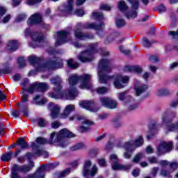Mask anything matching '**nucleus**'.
<instances>
[{
	"label": "nucleus",
	"instance_id": "obj_1",
	"mask_svg": "<svg viewBox=\"0 0 178 178\" xmlns=\"http://www.w3.org/2000/svg\"><path fill=\"white\" fill-rule=\"evenodd\" d=\"M50 81L55 87L53 91H50L48 93L49 98H53L54 99H60V98L61 99L72 101V99L77 97V90L73 86L62 92V79L59 76H54Z\"/></svg>",
	"mask_w": 178,
	"mask_h": 178
},
{
	"label": "nucleus",
	"instance_id": "obj_2",
	"mask_svg": "<svg viewBox=\"0 0 178 178\" xmlns=\"http://www.w3.org/2000/svg\"><path fill=\"white\" fill-rule=\"evenodd\" d=\"M44 144H51L46 138L42 137H38L35 139V143L32 142L31 147L33 149V152H28L26 156L29 159L34 158L35 156H44V158H48L49 154L48 152L44 149V147L41 145Z\"/></svg>",
	"mask_w": 178,
	"mask_h": 178
},
{
	"label": "nucleus",
	"instance_id": "obj_3",
	"mask_svg": "<svg viewBox=\"0 0 178 178\" xmlns=\"http://www.w3.org/2000/svg\"><path fill=\"white\" fill-rule=\"evenodd\" d=\"M28 60L31 65H35V63H39V67L38 68L39 72H44V70H47V69L54 70L56 69V67L59 68L63 66L62 63L58 61V60L55 58L53 60H49L46 64H43L41 61V59L35 56H29Z\"/></svg>",
	"mask_w": 178,
	"mask_h": 178
},
{
	"label": "nucleus",
	"instance_id": "obj_4",
	"mask_svg": "<svg viewBox=\"0 0 178 178\" xmlns=\"http://www.w3.org/2000/svg\"><path fill=\"white\" fill-rule=\"evenodd\" d=\"M49 111H51V116L53 119L56 118H62L63 119H66L73 111H74L75 107L73 104H69L65 106L63 113H60V107L58 104H55L52 102L49 103L48 105Z\"/></svg>",
	"mask_w": 178,
	"mask_h": 178
},
{
	"label": "nucleus",
	"instance_id": "obj_5",
	"mask_svg": "<svg viewBox=\"0 0 178 178\" xmlns=\"http://www.w3.org/2000/svg\"><path fill=\"white\" fill-rule=\"evenodd\" d=\"M112 70L111 66V61L108 59H102L99 62V83L101 84H106L108 80H111L112 77L108 76L106 73H109Z\"/></svg>",
	"mask_w": 178,
	"mask_h": 178
},
{
	"label": "nucleus",
	"instance_id": "obj_6",
	"mask_svg": "<svg viewBox=\"0 0 178 178\" xmlns=\"http://www.w3.org/2000/svg\"><path fill=\"white\" fill-rule=\"evenodd\" d=\"M91 74H83L81 76H77L76 74L72 75L69 79L70 86H76L77 83H80L79 88L81 90H88L91 88V84L90 81H91Z\"/></svg>",
	"mask_w": 178,
	"mask_h": 178
},
{
	"label": "nucleus",
	"instance_id": "obj_7",
	"mask_svg": "<svg viewBox=\"0 0 178 178\" xmlns=\"http://www.w3.org/2000/svg\"><path fill=\"white\" fill-rule=\"evenodd\" d=\"M88 48V49L82 51L78 56V59L81 62H83V63L94 60V54H95V52H97V49L98 48V43H93L92 44H89Z\"/></svg>",
	"mask_w": 178,
	"mask_h": 178
},
{
	"label": "nucleus",
	"instance_id": "obj_8",
	"mask_svg": "<svg viewBox=\"0 0 178 178\" xmlns=\"http://www.w3.org/2000/svg\"><path fill=\"white\" fill-rule=\"evenodd\" d=\"M119 101L125 103L127 106L128 111H134L138 108V103L131 95H127V92H122L117 94Z\"/></svg>",
	"mask_w": 178,
	"mask_h": 178
},
{
	"label": "nucleus",
	"instance_id": "obj_9",
	"mask_svg": "<svg viewBox=\"0 0 178 178\" xmlns=\"http://www.w3.org/2000/svg\"><path fill=\"white\" fill-rule=\"evenodd\" d=\"M75 137V135L70 132L67 129H61L58 134L53 132L50 135L49 143L55 144L58 141L63 140V138H72Z\"/></svg>",
	"mask_w": 178,
	"mask_h": 178
},
{
	"label": "nucleus",
	"instance_id": "obj_10",
	"mask_svg": "<svg viewBox=\"0 0 178 178\" xmlns=\"http://www.w3.org/2000/svg\"><path fill=\"white\" fill-rule=\"evenodd\" d=\"M90 168L91 169L90 170ZM97 173H98V166L95 164L92 165V161H91V160L85 161L83 168V175L84 177L87 176L94 177V176H97Z\"/></svg>",
	"mask_w": 178,
	"mask_h": 178
},
{
	"label": "nucleus",
	"instance_id": "obj_11",
	"mask_svg": "<svg viewBox=\"0 0 178 178\" xmlns=\"http://www.w3.org/2000/svg\"><path fill=\"white\" fill-rule=\"evenodd\" d=\"M110 162L112 163V169L113 170H128L131 169L133 164H127L126 165L119 163V158L115 154L110 156Z\"/></svg>",
	"mask_w": 178,
	"mask_h": 178
},
{
	"label": "nucleus",
	"instance_id": "obj_12",
	"mask_svg": "<svg viewBox=\"0 0 178 178\" xmlns=\"http://www.w3.org/2000/svg\"><path fill=\"white\" fill-rule=\"evenodd\" d=\"M69 35H70V32H67L66 31H60L57 32L55 47H59V45H63V44H66V42H69V41H70Z\"/></svg>",
	"mask_w": 178,
	"mask_h": 178
},
{
	"label": "nucleus",
	"instance_id": "obj_13",
	"mask_svg": "<svg viewBox=\"0 0 178 178\" xmlns=\"http://www.w3.org/2000/svg\"><path fill=\"white\" fill-rule=\"evenodd\" d=\"M99 102L102 106H104V108H107L108 109H116L119 105L118 101L111 97H100Z\"/></svg>",
	"mask_w": 178,
	"mask_h": 178
},
{
	"label": "nucleus",
	"instance_id": "obj_14",
	"mask_svg": "<svg viewBox=\"0 0 178 178\" xmlns=\"http://www.w3.org/2000/svg\"><path fill=\"white\" fill-rule=\"evenodd\" d=\"M29 97H30V95L28 93H26V91H22L21 102L22 105L21 106L20 109L24 116H29Z\"/></svg>",
	"mask_w": 178,
	"mask_h": 178
},
{
	"label": "nucleus",
	"instance_id": "obj_15",
	"mask_svg": "<svg viewBox=\"0 0 178 178\" xmlns=\"http://www.w3.org/2000/svg\"><path fill=\"white\" fill-rule=\"evenodd\" d=\"M114 79V86L115 88H124V86L123 84H127L129 83V80L130 78L128 76H123L122 74H118L113 76ZM122 83L123 84H122Z\"/></svg>",
	"mask_w": 178,
	"mask_h": 178
},
{
	"label": "nucleus",
	"instance_id": "obj_16",
	"mask_svg": "<svg viewBox=\"0 0 178 178\" xmlns=\"http://www.w3.org/2000/svg\"><path fill=\"white\" fill-rule=\"evenodd\" d=\"M28 24H42L44 29H48L49 25L44 24L42 20V14L36 13L32 15L28 19Z\"/></svg>",
	"mask_w": 178,
	"mask_h": 178
},
{
	"label": "nucleus",
	"instance_id": "obj_17",
	"mask_svg": "<svg viewBox=\"0 0 178 178\" xmlns=\"http://www.w3.org/2000/svg\"><path fill=\"white\" fill-rule=\"evenodd\" d=\"M172 148H173L172 142H161L157 147V154L163 155L167 152H170Z\"/></svg>",
	"mask_w": 178,
	"mask_h": 178
},
{
	"label": "nucleus",
	"instance_id": "obj_18",
	"mask_svg": "<svg viewBox=\"0 0 178 178\" xmlns=\"http://www.w3.org/2000/svg\"><path fill=\"white\" fill-rule=\"evenodd\" d=\"M79 105L83 109H87L88 111H90V112H98L99 111V107L95 106L94 101L80 102Z\"/></svg>",
	"mask_w": 178,
	"mask_h": 178
},
{
	"label": "nucleus",
	"instance_id": "obj_19",
	"mask_svg": "<svg viewBox=\"0 0 178 178\" xmlns=\"http://www.w3.org/2000/svg\"><path fill=\"white\" fill-rule=\"evenodd\" d=\"M136 95L140 97L141 94H144L148 90V85L142 84L140 81H136L134 87Z\"/></svg>",
	"mask_w": 178,
	"mask_h": 178
},
{
	"label": "nucleus",
	"instance_id": "obj_20",
	"mask_svg": "<svg viewBox=\"0 0 178 178\" xmlns=\"http://www.w3.org/2000/svg\"><path fill=\"white\" fill-rule=\"evenodd\" d=\"M104 26V23H101L99 24H81V23H78L76 25L77 29H94L95 30H101Z\"/></svg>",
	"mask_w": 178,
	"mask_h": 178
},
{
	"label": "nucleus",
	"instance_id": "obj_21",
	"mask_svg": "<svg viewBox=\"0 0 178 178\" xmlns=\"http://www.w3.org/2000/svg\"><path fill=\"white\" fill-rule=\"evenodd\" d=\"M17 144H18V145H19L20 149H17L16 150V152H15V158H16V156H17V155H19V152H22V149H26L27 148H29V143H27V142L26 140H24V139L23 138H19L17 141Z\"/></svg>",
	"mask_w": 178,
	"mask_h": 178
},
{
	"label": "nucleus",
	"instance_id": "obj_22",
	"mask_svg": "<svg viewBox=\"0 0 178 178\" xmlns=\"http://www.w3.org/2000/svg\"><path fill=\"white\" fill-rule=\"evenodd\" d=\"M74 35L76 38H78L79 40H86V38H94V35L92 33H83L80 30L76 29L74 32Z\"/></svg>",
	"mask_w": 178,
	"mask_h": 178
},
{
	"label": "nucleus",
	"instance_id": "obj_23",
	"mask_svg": "<svg viewBox=\"0 0 178 178\" xmlns=\"http://www.w3.org/2000/svg\"><path fill=\"white\" fill-rule=\"evenodd\" d=\"M124 72H128L132 73H143V68L140 65H126L124 69Z\"/></svg>",
	"mask_w": 178,
	"mask_h": 178
},
{
	"label": "nucleus",
	"instance_id": "obj_24",
	"mask_svg": "<svg viewBox=\"0 0 178 178\" xmlns=\"http://www.w3.org/2000/svg\"><path fill=\"white\" fill-rule=\"evenodd\" d=\"M31 37L34 42H42L44 40V35L41 32H32Z\"/></svg>",
	"mask_w": 178,
	"mask_h": 178
},
{
	"label": "nucleus",
	"instance_id": "obj_25",
	"mask_svg": "<svg viewBox=\"0 0 178 178\" xmlns=\"http://www.w3.org/2000/svg\"><path fill=\"white\" fill-rule=\"evenodd\" d=\"M19 48V43L16 40H10L7 44L8 51L10 52H15Z\"/></svg>",
	"mask_w": 178,
	"mask_h": 178
},
{
	"label": "nucleus",
	"instance_id": "obj_26",
	"mask_svg": "<svg viewBox=\"0 0 178 178\" xmlns=\"http://www.w3.org/2000/svg\"><path fill=\"white\" fill-rule=\"evenodd\" d=\"M82 126L81 127V131L82 133H84L86 131H88L90 129V126H92L94 124V122L92 121H90L88 120H84L82 121Z\"/></svg>",
	"mask_w": 178,
	"mask_h": 178
},
{
	"label": "nucleus",
	"instance_id": "obj_27",
	"mask_svg": "<svg viewBox=\"0 0 178 178\" xmlns=\"http://www.w3.org/2000/svg\"><path fill=\"white\" fill-rule=\"evenodd\" d=\"M122 148H124L125 151H136V147H134V141L129 140L125 142L122 145Z\"/></svg>",
	"mask_w": 178,
	"mask_h": 178
},
{
	"label": "nucleus",
	"instance_id": "obj_28",
	"mask_svg": "<svg viewBox=\"0 0 178 178\" xmlns=\"http://www.w3.org/2000/svg\"><path fill=\"white\" fill-rule=\"evenodd\" d=\"M45 170H47V167L45 165H41L37 172L35 173V175L37 178H44L45 177Z\"/></svg>",
	"mask_w": 178,
	"mask_h": 178
},
{
	"label": "nucleus",
	"instance_id": "obj_29",
	"mask_svg": "<svg viewBox=\"0 0 178 178\" xmlns=\"http://www.w3.org/2000/svg\"><path fill=\"white\" fill-rule=\"evenodd\" d=\"M84 148H86V145L82 143H79L72 146L70 148V151L74 152V151H80V149H83Z\"/></svg>",
	"mask_w": 178,
	"mask_h": 178
},
{
	"label": "nucleus",
	"instance_id": "obj_30",
	"mask_svg": "<svg viewBox=\"0 0 178 178\" xmlns=\"http://www.w3.org/2000/svg\"><path fill=\"white\" fill-rule=\"evenodd\" d=\"M37 87H38V91H47L49 88V86H48V83L45 82H42V83H36Z\"/></svg>",
	"mask_w": 178,
	"mask_h": 178
},
{
	"label": "nucleus",
	"instance_id": "obj_31",
	"mask_svg": "<svg viewBox=\"0 0 178 178\" xmlns=\"http://www.w3.org/2000/svg\"><path fill=\"white\" fill-rule=\"evenodd\" d=\"M133 141H134V147H135V149L138 148V147H141V145L144 144V138H143V136H139L137 139Z\"/></svg>",
	"mask_w": 178,
	"mask_h": 178
},
{
	"label": "nucleus",
	"instance_id": "obj_32",
	"mask_svg": "<svg viewBox=\"0 0 178 178\" xmlns=\"http://www.w3.org/2000/svg\"><path fill=\"white\" fill-rule=\"evenodd\" d=\"M169 94H170V90L165 88L158 89L156 91V95H159V97H162L163 95H169Z\"/></svg>",
	"mask_w": 178,
	"mask_h": 178
},
{
	"label": "nucleus",
	"instance_id": "obj_33",
	"mask_svg": "<svg viewBox=\"0 0 178 178\" xmlns=\"http://www.w3.org/2000/svg\"><path fill=\"white\" fill-rule=\"evenodd\" d=\"M67 63L68 67H70L71 69H77V67H79V63L74 62V60L73 58L67 60Z\"/></svg>",
	"mask_w": 178,
	"mask_h": 178
},
{
	"label": "nucleus",
	"instance_id": "obj_34",
	"mask_svg": "<svg viewBox=\"0 0 178 178\" xmlns=\"http://www.w3.org/2000/svg\"><path fill=\"white\" fill-rule=\"evenodd\" d=\"M26 91L29 92V94H33V92H38V88L37 86L36 83H33L29 86V88L26 89Z\"/></svg>",
	"mask_w": 178,
	"mask_h": 178
},
{
	"label": "nucleus",
	"instance_id": "obj_35",
	"mask_svg": "<svg viewBox=\"0 0 178 178\" xmlns=\"http://www.w3.org/2000/svg\"><path fill=\"white\" fill-rule=\"evenodd\" d=\"M177 115L176 112H172L169 118H168L166 115H163V123H169L172 119H175V118H176Z\"/></svg>",
	"mask_w": 178,
	"mask_h": 178
},
{
	"label": "nucleus",
	"instance_id": "obj_36",
	"mask_svg": "<svg viewBox=\"0 0 178 178\" xmlns=\"http://www.w3.org/2000/svg\"><path fill=\"white\" fill-rule=\"evenodd\" d=\"M12 155H13V152L12 151L3 154L1 157V160L3 161V162H9L10 159H12Z\"/></svg>",
	"mask_w": 178,
	"mask_h": 178
},
{
	"label": "nucleus",
	"instance_id": "obj_37",
	"mask_svg": "<svg viewBox=\"0 0 178 178\" xmlns=\"http://www.w3.org/2000/svg\"><path fill=\"white\" fill-rule=\"evenodd\" d=\"M38 99H40V95H37L33 98V102L36 105H44V104H45V102H47L46 99H42L41 101H40V102H38Z\"/></svg>",
	"mask_w": 178,
	"mask_h": 178
},
{
	"label": "nucleus",
	"instance_id": "obj_38",
	"mask_svg": "<svg viewBox=\"0 0 178 178\" xmlns=\"http://www.w3.org/2000/svg\"><path fill=\"white\" fill-rule=\"evenodd\" d=\"M128 8L129 7H127V5H126V3L124 1H120L118 3V9L121 12H126V10H127Z\"/></svg>",
	"mask_w": 178,
	"mask_h": 178
},
{
	"label": "nucleus",
	"instance_id": "obj_39",
	"mask_svg": "<svg viewBox=\"0 0 178 178\" xmlns=\"http://www.w3.org/2000/svg\"><path fill=\"white\" fill-rule=\"evenodd\" d=\"M112 123L115 129L122 127V122L119 120V118H115L112 120Z\"/></svg>",
	"mask_w": 178,
	"mask_h": 178
},
{
	"label": "nucleus",
	"instance_id": "obj_40",
	"mask_svg": "<svg viewBox=\"0 0 178 178\" xmlns=\"http://www.w3.org/2000/svg\"><path fill=\"white\" fill-rule=\"evenodd\" d=\"M153 41H149L148 38H143L142 39V44L144 45V47H146L147 48H149L152 45Z\"/></svg>",
	"mask_w": 178,
	"mask_h": 178
},
{
	"label": "nucleus",
	"instance_id": "obj_41",
	"mask_svg": "<svg viewBox=\"0 0 178 178\" xmlns=\"http://www.w3.org/2000/svg\"><path fill=\"white\" fill-rule=\"evenodd\" d=\"M70 173V168H67L64 171H61L57 174V177L62 178L65 177V176H67Z\"/></svg>",
	"mask_w": 178,
	"mask_h": 178
},
{
	"label": "nucleus",
	"instance_id": "obj_42",
	"mask_svg": "<svg viewBox=\"0 0 178 178\" xmlns=\"http://www.w3.org/2000/svg\"><path fill=\"white\" fill-rule=\"evenodd\" d=\"M127 19H136L137 17V13L136 10L131 11L126 14Z\"/></svg>",
	"mask_w": 178,
	"mask_h": 178
},
{
	"label": "nucleus",
	"instance_id": "obj_43",
	"mask_svg": "<svg viewBox=\"0 0 178 178\" xmlns=\"http://www.w3.org/2000/svg\"><path fill=\"white\" fill-rule=\"evenodd\" d=\"M96 92L99 95L106 94V92H108V88L99 87L96 89Z\"/></svg>",
	"mask_w": 178,
	"mask_h": 178
},
{
	"label": "nucleus",
	"instance_id": "obj_44",
	"mask_svg": "<svg viewBox=\"0 0 178 178\" xmlns=\"http://www.w3.org/2000/svg\"><path fill=\"white\" fill-rule=\"evenodd\" d=\"M143 156H144L143 153H139V154H136L134 156V158L133 159L132 162L134 163H138V162H140V161H141Z\"/></svg>",
	"mask_w": 178,
	"mask_h": 178
},
{
	"label": "nucleus",
	"instance_id": "obj_45",
	"mask_svg": "<svg viewBox=\"0 0 178 178\" xmlns=\"http://www.w3.org/2000/svg\"><path fill=\"white\" fill-rule=\"evenodd\" d=\"M29 83H30V80L29 79H23L21 86H22V91H26V87L29 86Z\"/></svg>",
	"mask_w": 178,
	"mask_h": 178
},
{
	"label": "nucleus",
	"instance_id": "obj_46",
	"mask_svg": "<svg viewBox=\"0 0 178 178\" xmlns=\"http://www.w3.org/2000/svg\"><path fill=\"white\" fill-rule=\"evenodd\" d=\"M115 24L118 29H120V27H123V26L126 25V22H124V19H118L115 22Z\"/></svg>",
	"mask_w": 178,
	"mask_h": 178
},
{
	"label": "nucleus",
	"instance_id": "obj_47",
	"mask_svg": "<svg viewBox=\"0 0 178 178\" xmlns=\"http://www.w3.org/2000/svg\"><path fill=\"white\" fill-rule=\"evenodd\" d=\"M66 12H72L73 10V0H68V4L65 7Z\"/></svg>",
	"mask_w": 178,
	"mask_h": 178
},
{
	"label": "nucleus",
	"instance_id": "obj_48",
	"mask_svg": "<svg viewBox=\"0 0 178 178\" xmlns=\"http://www.w3.org/2000/svg\"><path fill=\"white\" fill-rule=\"evenodd\" d=\"M133 152H134V151L125 150L123 154L124 158H125V159H130V158H131V155H133Z\"/></svg>",
	"mask_w": 178,
	"mask_h": 178
},
{
	"label": "nucleus",
	"instance_id": "obj_49",
	"mask_svg": "<svg viewBox=\"0 0 178 178\" xmlns=\"http://www.w3.org/2000/svg\"><path fill=\"white\" fill-rule=\"evenodd\" d=\"M26 17H27V15H26V13H21L16 17V21L23 22V20H25Z\"/></svg>",
	"mask_w": 178,
	"mask_h": 178
},
{
	"label": "nucleus",
	"instance_id": "obj_50",
	"mask_svg": "<svg viewBox=\"0 0 178 178\" xmlns=\"http://www.w3.org/2000/svg\"><path fill=\"white\" fill-rule=\"evenodd\" d=\"M39 127H45L47 121L44 118H39L38 120Z\"/></svg>",
	"mask_w": 178,
	"mask_h": 178
},
{
	"label": "nucleus",
	"instance_id": "obj_51",
	"mask_svg": "<svg viewBox=\"0 0 178 178\" xmlns=\"http://www.w3.org/2000/svg\"><path fill=\"white\" fill-rule=\"evenodd\" d=\"M17 63L19 65V67H26V61L24 60V58H18Z\"/></svg>",
	"mask_w": 178,
	"mask_h": 178
},
{
	"label": "nucleus",
	"instance_id": "obj_52",
	"mask_svg": "<svg viewBox=\"0 0 178 178\" xmlns=\"http://www.w3.org/2000/svg\"><path fill=\"white\" fill-rule=\"evenodd\" d=\"M132 5V9H138V1L137 0H128Z\"/></svg>",
	"mask_w": 178,
	"mask_h": 178
},
{
	"label": "nucleus",
	"instance_id": "obj_53",
	"mask_svg": "<svg viewBox=\"0 0 178 178\" xmlns=\"http://www.w3.org/2000/svg\"><path fill=\"white\" fill-rule=\"evenodd\" d=\"M42 0H27L26 3L29 6L35 5L37 3H40Z\"/></svg>",
	"mask_w": 178,
	"mask_h": 178
},
{
	"label": "nucleus",
	"instance_id": "obj_54",
	"mask_svg": "<svg viewBox=\"0 0 178 178\" xmlns=\"http://www.w3.org/2000/svg\"><path fill=\"white\" fill-rule=\"evenodd\" d=\"M169 35H171L172 38H174L175 40H178V31H171L169 32Z\"/></svg>",
	"mask_w": 178,
	"mask_h": 178
},
{
	"label": "nucleus",
	"instance_id": "obj_55",
	"mask_svg": "<svg viewBox=\"0 0 178 178\" xmlns=\"http://www.w3.org/2000/svg\"><path fill=\"white\" fill-rule=\"evenodd\" d=\"M100 9L102 10H111V9H112V7L108 4H102L100 5Z\"/></svg>",
	"mask_w": 178,
	"mask_h": 178
},
{
	"label": "nucleus",
	"instance_id": "obj_56",
	"mask_svg": "<svg viewBox=\"0 0 178 178\" xmlns=\"http://www.w3.org/2000/svg\"><path fill=\"white\" fill-rule=\"evenodd\" d=\"M94 19H104V15L102 13H93Z\"/></svg>",
	"mask_w": 178,
	"mask_h": 178
},
{
	"label": "nucleus",
	"instance_id": "obj_57",
	"mask_svg": "<svg viewBox=\"0 0 178 178\" xmlns=\"http://www.w3.org/2000/svg\"><path fill=\"white\" fill-rule=\"evenodd\" d=\"M74 15H76V16L83 17V16H84V11L83 10H76Z\"/></svg>",
	"mask_w": 178,
	"mask_h": 178
},
{
	"label": "nucleus",
	"instance_id": "obj_58",
	"mask_svg": "<svg viewBox=\"0 0 178 178\" xmlns=\"http://www.w3.org/2000/svg\"><path fill=\"white\" fill-rule=\"evenodd\" d=\"M120 51L125 55H129V54H130V50L126 49L123 46L120 47Z\"/></svg>",
	"mask_w": 178,
	"mask_h": 178
},
{
	"label": "nucleus",
	"instance_id": "obj_59",
	"mask_svg": "<svg viewBox=\"0 0 178 178\" xmlns=\"http://www.w3.org/2000/svg\"><path fill=\"white\" fill-rule=\"evenodd\" d=\"M10 73V70L9 68L0 69V76L2 74H9Z\"/></svg>",
	"mask_w": 178,
	"mask_h": 178
},
{
	"label": "nucleus",
	"instance_id": "obj_60",
	"mask_svg": "<svg viewBox=\"0 0 178 178\" xmlns=\"http://www.w3.org/2000/svg\"><path fill=\"white\" fill-rule=\"evenodd\" d=\"M97 162H98L99 166H106V161H105V159H97Z\"/></svg>",
	"mask_w": 178,
	"mask_h": 178
},
{
	"label": "nucleus",
	"instance_id": "obj_61",
	"mask_svg": "<svg viewBox=\"0 0 178 178\" xmlns=\"http://www.w3.org/2000/svg\"><path fill=\"white\" fill-rule=\"evenodd\" d=\"M172 171H166L165 170H161V175L163 176V177H166L171 174Z\"/></svg>",
	"mask_w": 178,
	"mask_h": 178
},
{
	"label": "nucleus",
	"instance_id": "obj_62",
	"mask_svg": "<svg viewBox=\"0 0 178 178\" xmlns=\"http://www.w3.org/2000/svg\"><path fill=\"white\" fill-rule=\"evenodd\" d=\"M57 143H58V146L61 147V148H66L67 147V143L65 141L59 140Z\"/></svg>",
	"mask_w": 178,
	"mask_h": 178
},
{
	"label": "nucleus",
	"instance_id": "obj_63",
	"mask_svg": "<svg viewBox=\"0 0 178 178\" xmlns=\"http://www.w3.org/2000/svg\"><path fill=\"white\" fill-rule=\"evenodd\" d=\"M11 115L13 118H19V116H20V112H19V111L13 110L11 111Z\"/></svg>",
	"mask_w": 178,
	"mask_h": 178
},
{
	"label": "nucleus",
	"instance_id": "obj_64",
	"mask_svg": "<svg viewBox=\"0 0 178 178\" xmlns=\"http://www.w3.org/2000/svg\"><path fill=\"white\" fill-rule=\"evenodd\" d=\"M170 168L171 169V172H173V170H175V169H177L178 168L177 163H171L170 164Z\"/></svg>",
	"mask_w": 178,
	"mask_h": 178
}]
</instances>
